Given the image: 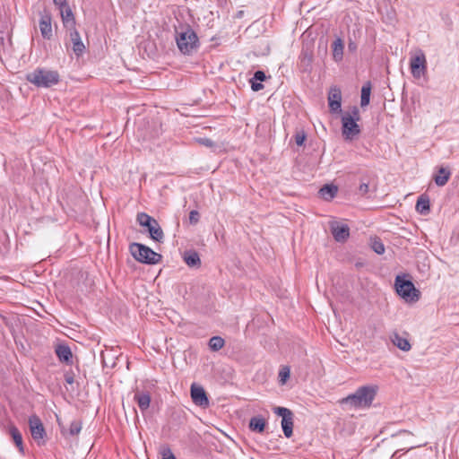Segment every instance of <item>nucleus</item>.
Returning a JSON list of instances; mask_svg holds the SVG:
<instances>
[{
  "label": "nucleus",
  "mask_w": 459,
  "mask_h": 459,
  "mask_svg": "<svg viewBox=\"0 0 459 459\" xmlns=\"http://www.w3.org/2000/svg\"><path fill=\"white\" fill-rule=\"evenodd\" d=\"M376 394V386L364 385L358 388L355 393L343 398L341 403L349 405L351 408H366L371 405Z\"/></svg>",
  "instance_id": "obj_1"
},
{
  "label": "nucleus",
  "mask_w": 459,
  "mask_h": 459,
  "mask_svg": "<svg viewBox=\"0 0 459 459\" xmlns=\"http://www.w3.org/2000/svg\"><path fill=\"white\" fill-rule=\"evenodd\" d=\"M26 80L39 88H49L58 83L60 76L56 71L36 68L26 74Z\"/></svg>",
  "instance_id": "obj_2"
},
{
  "label": "nucleus",
  "mask_w": 459,
  "mask_h": 459,
  "mask_svg": "<svg viewBox=\"0 0 459 459\" xmlns=\"http://www.w3.org/2000/svg\"><path fill=\"white\" fill-rule=\"evenodd\" d=\"M176 42L178 49L184 55H190L199 47L196 33L190 26H186L176 31Z\"/></svg>",
  "instance_id": "obj_3"
},
{
  "label": "nucleus",
  "mask_w": 459,
  "mask_h": 459,
  "mask_svg": "<svg viewBox=\"0 0 459 459\" xmlns=\"http://www.w3.org/2000/svg\"><path fill=\"white\" fill-rule=\"evenodd\" d=\"M129 250L133 257L142 264H159L162 258L161 255L140 243H132L129 246Z\"/></svg>",
  "instance_id": "obj_4"
},
{
  "label": "nucleus",
  "mask_w": 459,
  "mask_h": 459,
  "mask_svg": "<svg viewBox=\"0 0 459 459\" xmlns=\"http://www.w3.org/2000/svg\"><path fill=\"white\" fill-rule=\"evenodd\" d=\"M359 119V111L354 107L351 115L345 114L342 117V134L345 140H352L360 133L359 126L357 121Z\"/></svg>",
  "instance_id": "obj_5"
},
{
  "label": "nucleus",
  "mask_w": 459,
  "mask_h": 459,
  "mask_svg": "<svg viewBox=\"0 0 459 459\" xmlns=\"http://www.w3.org/2000/svg\"><path fill=\"white\" fill-rule=\"evenodd\" d=\"M396 292L407 302H416L420 299V290H418L411 281L397 275L394 281Z\"/></svg>",
  "instance_id": "obj_6"
},
{
  "label": "nucleus",
  "mask_w": 459,
  "mask_h": 459,
  "mask_svg": "<svg viewBox=\"0 0 459 459\" xmlns=\"http://www.w3.org/2000/svg\"><path fill=\"white\" fill-rule=\"evenodd\" d=\"M273 411L282 418L281 428L286 437H290L293 433V413L290 410L284 407H275Z\"/></svg>",
  "instance_id": "obj_7"
},
{
  "label": "nucleus",
  "mask_w": 459,
  "mask_h": 459,
  "mask_svg": "<svg viewBox=\"0 0 459 459\" xmlns=\"http://www.w3.org/2000/svg\"><path fill=\"white\" fill-rule=\"evenodd\" d=\"M411 74L414 78H420L425 74L427 70V61L422 51L412 56L410 62Z\"/></svg>",
  "instance_id": "obj_8"
},
{
  "label": "nucleus",
  "mask_w": 459,
  "mask_h": 459,
  "mask_svg": "<svg viewBox=\"0 0 459 459\" xmlns=\"http://www.w3.org/2000/svg\"><path fill=\"white\" fill-rule=\"evenodd\" d=\"M190 393L192 401L195 405L201 407H206L209 405V399L202 386L193 384L191 385Z\"/></svg>",
  "instance_id": "obj_9"
},
{
  "label": "nucleus",
  "mask_w": 459,
  "mask_h": 459,
  "mask_svg": "<svg viewBox=\"0 0 459 459\" xmlns=\"http://www.w3.org/2000/svg\"><path fill=\"white\" fill-rule=\"evenodd\" d=\"M39 26L42 37L46 39H50L53 36V33L51 25V15L48 11L45 10L40 13Z\"/></svg>",
  "instance_id": "obj_10"
},
{
  "label": "nucleus",
  "mask_w": 459,
  "mask_h": 459,
  "mask_svg": "<svg viewBox=\"0 0 459 459\" xmlns=\"http://www.w3.org/2000/svg\"><path fill=\"white\" fill-rule=\"evenodd\" d=\"M29 425H30L31 436L35 440L42 439L45 437L46 431H45L44 426H43L40 419L38 416H36V415L30 416L29 418Z\"/></svg>",
  "instance_id": "obj_11"
},
{
  "label": "nucleus",
  "mask_w": 459,
  "mask_h": 459,
  "mask_svg": "<svg viewBox=\"0 0 459 459\" xmlns=\"http://www.w3.org/2000/svg\"><path fill=\"white\" fill-rule=\"evenodd\" d=\"M331 232L337 242H344L350 236V228L346 224L333 222L331 224Z\"/></svg>",
  "instance_id": "obj_12"
},
{
  "label": "nucleus",
  "mask_w": 459,
  "mask_h": 459,
  "mask_svg": "<svg viewBox=\"0 0 459 459\" xmlns=\"http://www.w3.org/2000/svg\"><path fill=\"white\" fill-rule=\"evenodd\" d=\"M329 108L332 112L341 111L342 92L337 87H332L328 94Z\"/></svg>",
  "instance_id": "obj_13"
},
{
  "label": "nucleus",
  "mask_w": 459,
  "mask_h": 459,
  "mask_svg": "<svg viewBox=\"0 0 459 459\" xmlns=\"http://www.w3.org/2000/svg\"><path fill=\"white\" fill-rule=\"evenodd\" d=\"M70 38L73 42V50L74 54L78 56H81L83 53L85 47L81 39L79 32L75 29H74L70 32Z\"/></svg>",
  "instance_id": "obj_14"
},
{
  "label": "nucleus",
  "mask_w": 459,
  "mask_h": 459,
  "mask_svg": "<svg viewBox=\"0 0 459 459\" xmlns=\"http://www.w3.org/2000/svg\"><path fill=\"white\" fill-rule=\"evenodd\" d=\"M56 354L60 361L69 363L72 361V351L66 344H58L55 349Z\"/></svg>",
  "instance_id": "obj_15"
},
{
  "label": "nucleus",
  "mask_w": 459,
  "mask_h": 459,
  "mask_svg": "<svg viewBox=\"0 0 459 459\" xmlns=\"http://www.w3.org/2000/svg\"><path fill=\"white\" fill-rule=\"evenodd\" d=\"M134 400L142 411H146L150 407L151 395L149 392L137 391L134 394Z\"/></svg>",
  "instance_id": "obj_16"
},
{
  "label": "nucleus",
  "mask_w": 459,
  "mask_h": 459,
  "mask_svg": "<svg viewBox=\"0 0 459 459\" xmlns=\"http://www.w3.org/2000/svg\"><path fill=\"white\" fill-rule=\"evenodd\" d=\"M146 229L150 234V237L153 240H155L157 242H161L163 240V238H164L163 231L156 220H154L152 223H150V226H146Z\"/></svg>",
  "instance_id": "obj_17"
},
{
  "label": "nucleus",
  "mask_w": 459,
  "mask_h": 459,
  "mask_svg": "<svg viewBox=\"0 0 459 459\" xmlns=\"http://www.w3.org/2000/svg\"><path fill=\"white\" fill-rule=\"evenodd\" d=\"M266 79V75L264 72L258 70L255 71L253 77L250 79L251 89L254 91H258L264 88V85L261 83Z\"/></svg>",
  "instance_id": "obj_18"
},
{
  "label": "nucleus",
  "mask_w": 459,
  "mask_h": 459,
  "mask_svg": "<svg viewBox=\"0 0 459 459\" xmlns=\"http://www.w3.org/2000/svg\"><path fill=\"white\" fill-rule=\"evenodd\" d=\"M63 23L65 27H74L75 20L71 8L66 5L64 8H59Z\"/></svg>",
  "instance_id": "obj_19"
},
{
  "label": "nucleus",
  "mask_w": 459,
  "mask_h": 459,
  "mask_svg": "<svg viewBox=\"0 0 459 459\" xmlns=\"http://www.w3.org/2000/svg\"><path fill=\"white\" fill-rule=\"evenodd\" d=\"M451 172L448 169L441 167L438 169V174L434 177V181L437 186H444L449 180Z\"/></svg>",
  "instance_id": "obj_20"
},
{
  "label": "nucleus",
  "mask_w": 459,
  "mask_h": 459,
  "mask_svg": "<svg viewBox=\"0 0 459 459\" xmlns=\"http://www.w3.org/2000/svg\"><path fill=\"white\" fill-rule=\"evenodd\" d=\"M337 192V186L327 184L320 188L319 195L323 199L330 201L336 195Z\"/></svg>",
  "instance_id": "obj_21"
},
{
  "label": "nucleus",
  "mask_w": 459,
  "mask_h": 459,
  "mask_svg": "<svg viewBox=\"0 0 459 459\" xmlns=\"http://www.w3.org/2000/svg\"><path fill=\"white\" fill-rule=\"evenodd\" d=\"M416 211L422 214L426 215L430 211L429 199L426 195H420L416 203Z\"/></svg>",
  "instance_id": "obj_22"
},
{
  "label": "nucleus",
  "mask_w": 459,
  "mask_h": 459,
  "mask_svg": "<svg viewBox=\"0 0 459 459\" xmlns=\"http://www.w3.org/2000/svg\"><path fill=\"white\" fill-rule=\"evenodd\" d=\"M184 261L190 267L199 266L201 264L199 255L195 251L185 252Z\"/></svg>",
  "instance_id": "obj_23"
},
{
  "label": "nucleus",
  "mask_w": 459,
  "mask_h": 459,
  "mask_svg": "<svg viewBox=\"0 0 459 459\" xmlns=\"http://www.w3.org/2000/svg\"><path fill=\"white\" fill-rule=\"evenodd\" d=\"M391 340L394 345H395L400 350L403 351H408L411 350V344L409 341L406 338L400 336L398 333H394Z\"/></svg>",
  "instance_id": "obj_24"
},
{
  "label": "nucleus",
  "mask_w": 459,
  "mask_h": 459,
  "mask_svg": "<svg viewBox=\"0 0 459 459\" xmlns=\"http://www.w3.org/2000/svg\"><path fill=\"white\" fill-rule=\"evenodd\" d=\"M265 428V420L262 417H253L249 421V429L252 431L262 433Z\"/></svg>",
  "instance_id": "obj_25"
},
{
  "label": "nucleus",
  "mask_w": 459,
  "mask_h": 459,
  "mask_svg": "<svg viewBox=\"0 0 459 459\" xmlns=\"http://www.w3.org/2000/svg\"><path fill=\"white\" fill-rule=\"evenodd\" d=\"M9 433L12 436L13 442L15 443L16 446L18 447L19 451L21 453H23V442H22V437L19 429L15 426H11L9 429Z\"/></svg>",
  "instance_id": "obj_26"
},
{
  "label": "nucleus",
  "mask_w": 459,
  "mask_h": 459,
  "mask_svg": "<svg viewBox=\"0 0 459 459\" xmlns=\"http://www.w3.org/2000/svg\"><path fill=\"white\" fill-rule=\"evenodd\" d=\"M370 93H371V83H370V82H367L363 84V86L361 88V97H360V106L361 107H366L369 104Z\"/></svg>",
  "instance_id": "obj_27"
},
{
  "label": "nucleus",
  "mask_w": 459,
  "mask_h": 459,
  "mask_svg": "<svg viewBox=\"0 0 459 459\" xmlns=\"http://www.w3.org/2000/svg\"><path fill=\"white\" fill-rule=\"evenodd\" d=\"M343 44L340 39H336L333 44V56L338 61L342 58Z\"/></svg>",
  "instance_id": "obj_28"
},
{
  "label": "nucleus",
  "mask_w": 459,
  "mask_h": 459,
  "mask_svg": "<svg viewBox=\"0 0 459 459\" xmlns=\"http://www.w3.org/2000/svg\"><path fill=\"white\" fill-rule=\"evenodd\" d=\"M224 339L221 336H213L209 341V347L213 351H220L224 346Z\"/></svg>",
  "instance_id": "obj_29"
},
{
  "label": "nucleus",
  "mask_w": 459,
  "mask_h": 459,
  "mask_svg": "<svg viewBox=\"0 0 459 459\" xmlns=\"http://www.w3.org/2000/svg\"><path fill=\"white\" fill-rule=\"evenodd\" d=\"M137 222L142 226L146 228V226H150L155 219L145 212H140L137 214Z\"/></svg>",
  "instance_id": "obj_30"
},
{
  "label": "nucleus",
  "mask_w": 459,
  "mask_h": 459,
  "mask_svg": "<svg viewBox=\"0 0 459 459\" xmlns=\"http://www.w3.org/2000/svg\"><path fill=\"white\" fill-rule=\"evenodd\" d=\"M371 247L377 255L385 253V246L380 239L374 238L371 242Z\"/></svg>",
  "instance_id": "obj_31"
},
{
  "label": "nucleus",
  "mask_w": 459,
  "mask_h": 459,
  "mask_svg": "<svg viewBox=\"0 0 459 459\" xmlns=\"http://www.w3.org/2000/svg\"><path fill=\"white\" fill-rule=\"evenodd\" d=\"M290 377V368L283 367L279 372V380L281 384H285L287 379Z\"/></svg>",
  "instance_id": "obj_32"
},
{
  "label": "nucleus",
  "mask_w": 459,
  "mask_h": 459,
  "mask_svg": "<svg viewBox=\"0 0 459 459\" xmlns=\"http://www.w3.org/2000/svg\"><path fill=\"white\" fill-rule=\"evenodd\" d=\"M295 143L297 145L301 146L303 145L305 140H306V134L303 131L297 132L294 135Z\"/></svg>",
  "instance_id": "obj_33"
},
{
  "label": "nucleus",
  "mask_w": 459,
  "mask_h": 459,
  "mask_svg": "<svg viewBox=\"0 0 459 459\" xmlns=\"http://www.w3.org/2000/svg\"><path fill=\"white\" fill-rule=\"evenodd\" d=\"M200 215L197 211H191L189 213V222L191 224H196L199 221Z\"/></svg>",
  "instance_id": "obj_34"
},
{
  "label": "nucleus",
  "mask_w": 459,
  "mask_h": 459,
  "mask_svg": "<svg viewBox=\"0 0 459 459\" xmlns=\"http://www.w3.org/2000/svg\"><path fill=\"white\" fill-rule=\"evenodd\" d=\"M311 61H312V56L308 55L307 53H304L303 52L302 53V57H301V60H300V63L302 64V65L308 66V65H310Z\"/></svg>",
  "instance_id": "obj_35"
},
{
  "label": "nucleus",
  "mask_w": 459,
  "mask_h": 459,
  "mask_svg": "<svg viewBox=\"0 0 459 459\" xmlns=\"http://www.w3.org/2000/svg\"><path fill=\"white\" fill-rule=\"evenodd\" d=\"M369 186L368 183H361L359 186V194L360 195H366L368 193Z\"/></svg>",
  "instance_id": "obj_36"
},
{
  "label": "nucleus",
  "mask_w": 459,
  "mask_h": 459,
  "mask_svg": "<svg viewBox=\"0 0 459 459\" xmlns=\"http://www.w3.org/2000/svg\"><path fill=\"white\" fill-rule=\"evenodd\" d=\"M81 431V425L76 422H73L70 427V433L72 435H77Z\"/></svg>",
  "instance_id": "obj_37"
},
{
  "label": "nucleus",
  "mask_w": 459,
  "mask_h": 459,
  "mask_svg": "<svg viewBox=\"0 0 459 459\" xmlns=\"http://www.w3.org/2000/svg\"><path fill=\"white\" fill-rule=\"evenodd\" d=\"M198 142L206 147H212L214 145V143L209 138H200Z\"/></svg>",
  "instance_id": "obj_38"
},
{
  "label": "nucleus",
  "mask_w": 459,
  "mask_h": 459,
  "mask_svg": "<svg viewBox=\"0 0 459 459\" xmlns=\"http://www.w3.org/2000/svg\"><path fill=\"white\" fill-rule=\"evenodd\" d=\"M162 459H177L176 456L172 454L170 449H168L166 452L163 453Z\"/></svg>",
  "instance_id": "obj_39"
},
{
  "label": "nucleus",
  "mask_w": 459,
  "mask_h": 459,
  "mask_svg": "<svg viewBox=\"0 0 459 459\" xmlns=\"http://www.w3.org/2000/svg\"><path fill=\"white\" fill-rule=\"evenodd\" d=\"M55 5H56L58 8H64L67 5L66 0H53Z\"/></svg>",
  "instance_id": "obj_40"
},
{
  "label": "nucleus",
  "mask_w": 459,
  "mask_h": 459,
  "mask_svg": "<svg viewBox=\"0 0 459 459\" xmlns=\"http://www.w3.org/2000/svg\"><path fill=\"white\" fill-rule=\"evenodd\" d=\"M65 381L68 383V384H72L74 383V378L72 377H67L65 378Z\"/></svg>",
  "instance_id": "obj_41"
}]
</instances>
